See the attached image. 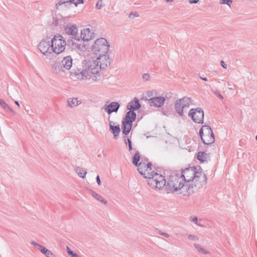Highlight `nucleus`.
Returning a JSON list of instances; mask_svg holds the SVG:
<instances>
[{"instance_id": "obj_15", "label": "nucleus", "mask_w": 257, "mask_h": 257, "mask_svg": "<svg viewBox=\"0 0 257 257\" xmlns=\"http://www.w3.org/2000/svg\"><path fill=\"white\" fill-rule=\"evenodd\" d=\"M109 119L110 116L108 117L110 131L113 134L114 138L116 140L118 139V135L120 131L119 125L113 126L112 124H114V123L112 121L109 120Z\"/></svg>"}, {"instance_id": "obj_2", "label": "nucleus", "mask_w": 257, "mask_h": 257, "mask_svg": "<svg viewBox=\"0 0 257 257\" xmlns=\"http://www.w3.org/2000/svg\"><path fill=\"white\" fill-rule=\"evenodd\" d=\"M180 175L183 178L185 184L193 187V193L204 186L207 183L205 174L195 167L188 168L182 171Z\"/></svg>"}, {"instance_id": "obj_29", "label": "nucleus", "mask_w": 257, "mask_h": 257, "mask_svg": "<svg viewBox=\"0 0 257 257\" xmlns=\"http://www.w3.org/2000/svg\"><path fill=\"white\" fill-rule=\"evenodd\" d=\"M64 6L65 7H67L69 6L68 5H66V3L64 0H60L57 4H56V7L57 10L59 9V7L60 6Z\"/></svg>"}, {"instance_id": "obj_34", "label": "nucleus", "mask_w": 257, "mask_h": 257, "mask_svg": "<svg viewBox=\"0 0 257 257\" xmlns=\"http://www.w3.org/2000/svg\"><path fill=\"white\" fill-rule=\"evenodd\" d=\"M83 0H71V3L74 4L75 6H77L79 4H83Z\"/></svg>"}, {"instance_id": "obj_23", "label": "nucleus", "mask_w": 257, "mask_h": 257, "mask_svg": "<svg viewBox=\"0 0 257 257\" xmlns=\"http://www.w3.org/2000/svg\"><path fill=\"white\" fill-rule=\"evenodd\" d=\"M140 160V154L139 151H137L133 157L132 162L135 166L139 167V162Z\"/></svg>"}, {"instance_id": "obj_11", "label": "nucleus", "mask_w": 257, "mask_h": 257, "mask_svg": "<svg viewBox=\"0 0 257 257\" xmlns=\"http://www.w3.org/2000/svg\"><path fill=\"white\" fill-rule=\"evenodd\" d=\"M51 46L49 42L43 40L38 45V48L44 55L49 56L53 52Z\"/></svg>"}, {"instance_id": "obj_5", "label": "nucleus", "mask_w": 257, "mask_h": 257, "mask_svg": "<svg viewBox=\"0 0 257 257\" xmlns=\"http://www.w3.org/2000/svg\"><path fill=\"white\" fill-rule=\"evenodd\" d=\"M66 34L69 36L67 38L68 44L74 49L83 51L86 49V45L79 38L78 29L73 25L68 24L65 28Z\"/></svg>"}, {"instance_id": "obj_3", "label": "nucleus", "mask_w": 257, "mask_h": 257, "mask_svg": "<svg viewBox=\"0 0 257 257\" xmlns=\"http://www.w3.org/2000/svg\"><path fill=\"white\" fill-rule=\"evenodd\" d=\"M151 163L146 164L142 161L139 164L138 170L144 178L148 179V184L152 188L161 189L166 183L165 177L152 170Z\"/></svg>"}, {"instance_id": "obj_40", "label": "nucleus", "mask_w": 257, "mask_h": 257, "mask_svg": "<svg viewBox=\"0 0 257 257\" xmlns=\"http://www.w3.org/2000/svg\"><path fill=\"white\" fill-rule=\"evenodd\" d=\"M101 3H102L101 1H98L95 5L96 8L97 9H100L102 7Z\"/></svg>"}, {"instance_id": "obj_12", "label": "nucleus", "mask_w": 257, "mask_h": 257, "mask_svg": "<svg viewBox=\"0 0 257 257\" xmlns=\"http://www.w3.org/2000/svg\"><path fill=\"white\" fill-rule=\"evenodd\" d=\"M120 107V104L117 102H112L109 104H105L102 109H103L108 114H110L112 112H116Z\"/></svg>"}, {"instance_id": "obj_53", "label": "nucleus", "mask_w": 257, "mask_h": 257, "mask_svg": "<svg viewBox=\"0 0 257 257\" xmlns=\"http://www.w3.org/2000/svg\"><path fill=\"white\" fill-rule=\"evenodd\" d=\"M255 139H256V140L257 141V135L256 136Z\"/></svg>"}, {"instance_id": "obj_49", "label": "nucleus", "mask_w": 257, "mask_h": 257, "mask_svg": "<svg viewBox=\"0 0 257 257\" xmlns=\"http://www.w3.org/2000/svg\"><path fill=\"white\" fill-rule=\"evenodd\" d=\"M199 77H200V78L201 79L203 80H204V81H207L208 80L207 78H206V77H202V76H199Z\"/></svg>"}, {"instance_id": "obj_47", "label": "nucleus", "mask_w": 257, "mask_h": 257, "mask_svg": "<svg viewBox=\"0 0 257 257\" xmlns=\"http://www.w3.org/2000/svg\"><path fill=\"white\" fill-rule=\"evenodd\" d=\"M8 109L10 112H11L14 115L16 114V112L13 110V109L9 105V107L7 108Z\"/></svg>"}, {"instance_id": "obj_13", "label": "nucleus", "mask_w": 257, "mask_h": 257, "mask_svg": "<svg viewBox=\"0 0 257 257\" xmlns=\"http://www.w3.org/2000/svg\"><path fill=\"white\" fill-rule=\"evenodd\" d=\"M165 98L162 96L153 97L149 99V103L151 106L161 107L164 104Z\"/></svg>"}, {"instance_id": "obj_24", "label": "nucleus", "mask_w": 257, "mask_h": 257, "mask_svg": "<svg viewBox=\"0 0 257 257\" xmlns=\"http://www.w3.org/2000/svg\"><path fill=\"white\" fill-rule=\"evenodd\" d=\"M208 155L207 153L203 152H199L197 155V159L201 162H204L207 160Z\"/></svg>"}, {"instance_id": "obj_10", "label": "nucleus", "mask_w": 257, "mask_h": 257, "mask_svg": "<svg viewBox=\"0 0 257 257\" xmlns=\"http://www.w3.org/2000/svg\"><path fill=\"white\" fill-rule=\"evenodd\" d=\"M188 116L192 120L197 123H203L204 111L201 108H192L190 110Z\"/></svg>"}, {"instance_id": "obj_16", "label": "nucleus", "mask_w": 257, "mask_h": 257, "mask_svg": "<svg viewBox=\"0 0 257 257\" xmlns=\"http://www.w3.org/2000/svg\"><path fill=\"white\" fill-rule=\"evenodd\" d=\"M141 107L139 99L135 97L134 101L130 102L127 105V108L130 110L134 111L137 110Z\"/></svg>"}, {"instance_id": "obj_50", "label": "nucleus", "mask_w": 257, "mask_h": 257, "mask_svg": "<svg viewBox=\"0 0 257 257\" xmlns=\"http://www.w3.org/2000/svg\"><path fill=\"white\" fill-rule=\"evenodd\" d=\"M15 103L18 106H20V104H19V103L18 101H15Z\"/></svg>"}, {"instance_id": "obj_27", "label": "nucleus", "mask_w": 257, "mask_h": 257, "mask_svg": "<svg viewBox=\"0 0 257 257\" xmlns=\"http://www.w3.org/2000/svg\"><path fill=\"white\" fill-rule=\"evenodd\" d=\"M92 195L94 198H95L96 199L99 201L100 202L104 203V204H107V201L106 200H105L101 196L98 194L94 191H92Z\"/></svg>"}, {"instance_id": "obj_39", "label": "nucleus", "mask_w": 257, "mask_h": 257, "mask_svg": "<svg viewBox=\"0 0 257 257\" xmlns=\"http://www.w3.org/2000/svg\"><path fill=\"white\" fill-rule=\"evenodd\" d=\"M143 79L145 81H148L150 79V75L148 73H145L143 75Z\"/></svg>"}, {"instance_id": "obj_22", "label": "nucleus", "mask_w": 257, "mask_h": 257, "mask_svg": "<svg viewBox=\"0 0 257 257\" xmlns=\"http://www.w3.org/2000/svg\"><path fill=\"white\" fill-rule=\"evenodd\" d=\"M75 170L80 177L82 178L85 177L87 172L83 168L77 166L75 168Z\"/></svg>"}, {"instance_id": "obj_51", "label": "nucleus", "mask_w": 257, "mask_h": 257, "mask_svg": "<svg viewBox=\"0 0 257 257\" xmlns=\"http://www.w3.org/2000/svg\"><path fill=\"white\" fill-rule=\"evenodd\" d=\"M167 2H172L173 0H165Z\"/></svg>"}, {"instance_id": "obj_26", "label": "nucleus", "mask_w": 257, "mask_h": 257, "mask_svg": "<svg viewBox=\"0 0 257 257\" xmlns=\"http://www.w3.org/2000/svg\"><path fill=\"white\" fill-rule=\"evenodd\" d=\"M194 246L195 247V248L197 250V251L200 252V253H201L203 254H209L210 252L209 251L205 250V249H204L200 244H197V243H194Z\"/></svg>"}, {"instance_id": "obj_21", "label": "nucleus", "mask_w": 257, "mask_h": 257, "mask_svg": "<svg viewBox=\"0 0 257 257\" xmlns=\"http://www.w3.org/2000/svg\"><path fill=\"white\" fill-rule=\"evenodd\" d=\"M68 106L73 107L79 105L81 101L78 100L77 98H70L67 100Z\"/></svg>"}, {"instance_id": "obj_6", "label": "nucleus", "mask_w": 257, "mask_h": 257, "mask_svg": "<svg viewBox=\"0 0 257 257\" xmlns=\"http://www.w3.org/2000/svg\"><path fill=\"white\" fill-rule=\"evenodd\" d=\"M109 45L103 38L97 39L92 46V51L96 55L107 54Z\"/></svg>"}, {"instance_id": "obj_38", "label": "nucleus", "mask_w": 257, "mask_h": 257, "mask_svg": "<svg viewBox=\"0 0 257 257\" xmlns=\"http://www.w3.org/2000/svg\"><path fill=\"white\" fill-rule=\"evenodd\" d=\"M40 248H41V252L45 255L49 251V249H48L47 248H46L45 247H44L42 245H41V247H40Z\"/></svg>"}, {"instance_id": "obj_42", "label": "nucleus", "mask_w": 257, "mask_h": 257, "mask_svg": "<svg viewBox=\"0 0 257 257\" xmlns=\"http://www.w3.org/2000/svg\"><path fill=\"white\" fill-rule=\"evenodd\" d=\"M214 94L215 95H216L217 97H218L220 99H223V97L219 92L216 91L214 92Z\"/></svg>"}, {"instance_id": "obj_46", "label": "nucleus", "mask_w": 257, "mask_h": 257, "mask_svg": "<svg viewBox=\"0 0 257 257\" xmlns=\"http://www.w3.org/2000/svg\"><path fill=\"white\" fill-rule=\"evenodd\" d=\"M221 65L225 69L227 68V65L224 63L223 61L220 62Z\"/></svg>"}, {"instance_id": "obj_7", "label": "nucleus", "mask_w": 257, "mask_h": 257, "mask_svg": "<svg viewBox=\"0 0 257 257\" xmlns=\"http://www.w3.org/2000/svg\"><path fill=\"white\" fill-rule=\"evenodd\" d=\"M63 37L60 35H57L51 40V50L57 54H59L64 51L66 43Z\"/></svg>"}, {"instance_id": "obj_33", "label": "nucleus", "mask_w": 257, "mask_h": 257, "mask_svg": "<svg viewBox=\"0 0 257 257\" xmlns=\"http://www.w3.org/2000/svg\"><path fill=\"white\" fill-rule=\"evenodd\" d=\"M188 238L190 240H198L199 238L194 235L190 234L188 236Z\"/></svg>"}, {"instance_id": "obj_1", "label": "nucleus", "mask_w": 257, "mask_h": 257, "mask_svg": "<svg viewBox=\"0 0 257 257\" xmlns=\"http://www.w3.org/2000/svg\"><path fill=\"white\" fill-rule=\"evenodd\" d=\"M96 59L89 62L88 69H81L76 68L71 72V75L75 80H86L89 83L98 81L100 77L95 75L101 69H104L109 66L112 59L107 54L98 55Z\"/></svg>"}, {"instance_id": "obj_18", "label": "nucleus", "mask_w": 257, "mask_h": 257, "mask_svg": "<svg viewBox=\"0 0 257 257\" xmlns=\"http://www.w3.org/2000/svg\"><path fill=\"white\" fill-rule=\"evenodd\" d=\"M61 63L64 69L69 70L72 66V59L70 56L65 57Z\"/></svg>"}, {"instance_id": "obj_52", "label": "nucleus", "mask_w": 257, "mask_h": 257, "mask_svg": "<svg viewBox=\"0 0 257 257\" xmlns=\"http://www.w3.org/2000/svg\"><path fill=\"white\" fill-rule=\"evenodd\" d=\"M76 257H82V256H81L77 254V255L76 256Z\"/></svg>"}, {"instance_id": "obj_9", "label": "nucleus", "mask_w": 257, "mask_h": 257, "mask_svg": "<svg viewBox=\"0 0 257 257\" xmlns=\"http://www.w3.org/2000/svg\"><path fill=\"white\" fill-rule=\"evenodd\" d=\"M191 103V98L188 97H183L182 98L176 101L175 103L176 111L180 116H182L184 109L189 107Z\"/></svg>"}, {"instance_id": "obj_41", "label": "nucleus", "mask_w": 257, "mask_h": 257, "mask_svg": "<svg viewBox=\"0 0 257 257\" xmlns=\"http://www.w3.org/2000/svg\"><path fill=\"white\" fill-rule=\"evenodd\" d=\"M138 16H139V15L137 13L135 14L132 13L129 15L128 17L131 19H134L135 17H138Z\"/></svg>"}, {"instance_id": "obj_37", "label": "nucleus", "mask_w": 257, "mask_h": 257, "mask_svg": "<svg viewBox=\"0 0 257 257\" xmlns=\"http://www.w3.org/2000/svg\"><path fill=\"white\" fill-rule=\"evenodd\" d=\"M45 255L47 257H56V255L50 250H49V251L47 252Z\"/></svg>"}, {"instance_id": "obj_30", "label": "nucleus", "mask_w": 257, "mask_h": 257, "mask_svg": "<svg viewBox=\"0 0 257 257\" xmlns=\"http://www.w3.org/2000/svg\"><path fill=\"white\" fill-rule=\"evenodd\" d=\"M67 251L68 254L71 257H76L77 254V253L71 250L70 248L68 246H67Z\"/></svg>"}, {"instance_id": "obj_8", "label": "nucleus", "mask_w": 257, "mask_h": 257, "mask_svg": "<svg viewBox=\"0 0 257 257\" xmlns=\"http://www.w3.org/2000/svg\"><path fill=\"white\" fill-rule=\"evenodd\" d=\"M199 136L204 144H211L215 141L214 134L209 125L202 126L199 131Z\"/></svg>"}, {"instance_id": "obj_25", "label": "nucleus", "mask_w": 257, "mask_h": 257, "mask_svg": "<svg viewBox=\"0 0 257 257\" xmlns=\"http://www.w3.org/2000/svg\"><path fill=\"white\" fill-rule=\"evenodd\" d=\"M194 246L195 247V248L197 250V251L200 252V253H201L203 254H209L210 252L209 251L205 250V249H204L200 244H197V243H194Z\"/></svg>"}, {"instance_id": "obj_48", "label": "nucleus", "mask_w": 257, "mask_h": 257, "mask_svg": "<svg viewBox=\"0 0 257 257\" xmlns=\"http://www.w3.org/2000/svg\"><path fill=\"white\" fill-rule=\"evenodd\" d=\"M64 1H65L66 5H68L69 6H71L72 4L71 0H64Z\"/></svg>"}, {"instance_id": "obj_45", "label": "nucleus", "mask_w": 257, "mask_h": 257, "mask_svg": "<svg viewBox=\"0 0 257 257\" xmlns=\"http://www.w3.org/2000/svg\"><path fill=\"white\" fill-rule=\"evenodd\" d=\"M31 244L35 246H38L39 247H41V245L39 244L38 243H37V242H36L35 241H32Z\"/></svg>"}, {"instance_id": "obj_35", "label": "nucleus", "mask_w": 257, "mask_h": 257, "mask_svg": "<svg viewBox=\"0 0 257 257\" xmlns=\"http://www.w3.org/2000/svg\"><path fill=\"white\" fill-rule=\"evenodd\" d=\"M191 221L192 222H193L194 223H195L196 225L199 226H202V225H201L200 224H199L198 222V218L197 217L195 216V217H193L191 218Z\"/></svg>"}, {"instance_id": "obj_43", "label": "nucleus", "mask_w": 257, "mask_h": 257, "mask_svg": "<svg viewBox=\"0 0 257 257\" xmlns=\"http://www.w3.org/2000/svg\"><path fill=\"white\" fill-rule=\"evenodd\" d=\"M96 182L99 186H100L101 184V182L100 179V177L99 175H97L96 178Z\"/></svg>"}, {"instance_id": "obj_32", "label": "nucleus", "mask_w": 257, "mask_h": 257, "mask_svg": "<svg viewBox=\"0 0 257 257\" xmlns=\"http://www.w3.org/2000/svg\"><path fill=\"white\" fill-rule=\"evenodd\" d=\"M0 105L4 109L9 107V105L3 99H0Z\"/></svg>"}, {"instance_id": "obj_28", "label": "nucleus", "mask_w": 257, "mask_h": 257, "mask_svg": "<svg viewBox=\"0 0 257 257\" xmlns=\"http://www.w3.org/2000/svg\"><path fill=\"white\" fill-rule=\"evenodd\" d=\"M123 140L125 144L126 145L127 144L128 146L129 151H131L133 150L132 143L131 140L130 139L127 138L126 137H124Z\"/></svg>"}, {"instance_id": "obj_4", "label": "nucleus", "mask_w": 257, "mask_h": 257, "mask_svg": "<svg viewBox=\"0 0 257 257\" xmlns=\"http://www.w3.org/2000/svg\"><path fill=\"white\" fill-rule=\"evenodd\" d=\"M180 173L174 172L171 174L166 186V189L168 193L176 192L184 196H189L193 193V187L185 184L183 178L180 175Z\"/></svg>"}, {"instance_id": "obj_31", "label": "nucleus", "mask_w": 257, "mask_h": 257, "mask_svg": "<svg viewBox=\"0 0 257 257\" xmlns=\"http://www.w3.org/2000/svg\"><path fill=\"white\" fill-rule=\"evenodd\" d=\"M220 3L221 4L227 5L230 6L231 4H232V1L231 0H220Z\"/></svg>"}, {"instance_id": "obj_44", "label": "nucleus", "mask_w": 257, "mask_h": 257, "mask_svg": "<svg viewBox=\"0 0 257 257\" xmlns=\"http://www.w3.org/2000/svg\"><path fill=\"white\" fill-rule=\"evenodd\" d=\"M199 0H188L190 4H197Z\"/></svg>"}, {"instance_id": "obj_19", "label": "nucleus", "mask_w": 257, "mask_h": 257, "mask_svg": "<svg viewBox=\"0 0 257 257\" xmlns=\"http://www.w3.org/2000/svg\"><path fill=\"white\" fill-rule=\"evenodd\" d=\"M53 71L56 74H61L64 72L65 70L61 62H55L52 66Z\"/></svg>"}, {"instance_id": "obj_36", "label": "nucleus", "mask_w": 257, "mask_h": 257, "mask_svg": "<svg viewBox=\"0 0 257 257\" xmlns=\"http://www.w3.org/2000/svg\"><path fill=\"white\" fill-rule=\"evenodd\" d=\"M157 232L158 234L163 235L166 237H169L170 236V235L168 233L162 232L160 230H157Z\"/></svg>"}, {"instance_id": "obj_17", "label": "nucleus", "mask_w": 257, "mask_h": 257, "mask_svg": "<svg viewBox=\"0 0 257 257\" xmlns=\"http://www.w3.org/2000/svg\"><path fill=\"white\" fill-rule=\"evenodd\" d=\"M136 113L134 111L130 110L126 112L125 116L123 119L122 121L127 123H128V122L133 123V122L135 121L136 118Z\"/></svg>"}, {"instance_id": "obj_14", "label": "nucleus", "mask_w": 257, "mask_h": 257, "mask_svg": "<svg viewBox=\"0 0 257 257\" xmlns=\"http://www.w3.org/2000/svg\"><path fill=\"white\" fill-rule=\"evenodd\" d=\"M93 33H92L90 29H84L83 30L81 31V38L80 40L82 41V44L84 43V41H88L91 40L93 38Z\"/></svg>"}, {"instance_id": "obj_20", "label": "nucleus", "mask_w": 257, "mask_h": 257, "mask_svg": "<svg viewBox=\"0 0 257 257\" xmlns=\"http://www.w3.org/2000/svg\"><path fill=\"white\" fill-rule=\"evenodd\" d=\"M133 123L128 122V123L122 121V133L125 135H127L131 131Z\"/></svg>"}]
</instances>
